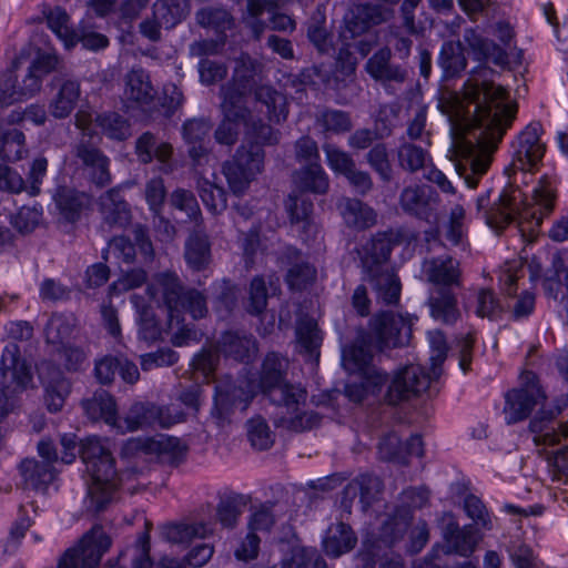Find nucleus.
I'll return each instance as SVG.
<instances>
[{"label":"nucleus","mask_w":568,"mask_h":568,"mask_svg":"<svg viewBox=\"0 0 568 568\" xmlns=\"http://www.w3.org/2000/svg\"><path fill=\"white\" fill-rule=\"evenodd\" d=\"M465 99L475 104V122L479 130L475 142L460 139L454 148L459 160L455 168L469 189H475L488 171L493 153L510 126L516 105L507 103L506 90L494 83H466Z\"/></svg>","instance_id":"obj_1"},{"label":"nucleus","mask_w":568,"mask_h":568,"mask_svg":"<svg viewBox=\"0 0 568 568\" xmlns=\"http://www.w3.org/2000/svg\"><path fill=\"white\" fill-rule=\"evenodd\" d=\"M556 202V190L552 183L542 179L534 187L530 202L519 186L507 185L499 194L498 200L490 204V191L479 195L476 209L481 213L486 223L496 230L505 229L513 222L517 223L519 232L525 236H534L549 215Z\"/></svg>","instance_id":"obj_2"},{"label":"nucleus","mask_w":568,"mask_h":568,"mask_svg":"<svg viewBox=\"0 0 568 568\" xmlns=\"http://www.w3.org/2000/svg\"><path fill=\"white\" fill-rule=\"evenodd\" d=\"M287 368L286 358L272 352L268 353L261 367L258 387L270 400L285 409L276 426L293 432H304L320 424V416L314 412L304 410L307 392L300 385L284 382Z\"/></svg>","instance_id":"obj_3"},{"label":"nucleus","mask_w":568,"mask_h":568,"mask_svg":"<svg viewBox=\"0 0 568 568\" xmlns=\"http://www.w3.org/2000/svg\"><path fill=\"white\" fill-rule=\"evenodd\" d=\"M62 447L61 462L72 464L78 454L74 434H63L60 438ZM80 457L91 476L88 488L90 506L94 511L103 510L113 499L119 486L115 462L110 449L98 437H88L79 450ZM122 481V478L120 479Z\"/></svg>","instance_id":"obj_4"},{"label":"nucleus","mask_w":568,"mask_h":568,"mask_svg":"<svg viewBox=\"0 0 568 568\" xmlns=\"http://www.w3.org/2000/svg\"><path fill=\"white\" fill-rule=\"evenodd\" d=\"M416 317L389 311L374 314L367 324V329H358L354 341L345 346L348 367L356 368L373 361L376 354H385L395 348L409 344L413 325Z\"/></svg>","instance_id":"obj_5"},{"label":"nucleus","mask_w":568,"mask_h":568,"mask_svg":"<svg viewBox=\"0 0 568 568\" xmlns=\"http://www.w3.org/2000/svg\"><path fill=\"white\" fill-rule=\"evenodd\" d=\"M265 153L261 145H241L223 164V174L235 195L244 194L264 169Z\"/></svg>","instance_id":"obj_6"},{"label":"nucleus","mask_w":568,"mask_h":568,"mask_svg":"<svg viewBox=\"0 0 568 568\" xmlns=\"http://www.w3.org/2000/svg\"><path fill=\"white\" fill-rule=\"evenodd\" d=\"M546 394L537 375L524 372L519 385L505 394L503 414L508 425L525 420L537 406H544Z\"/></svg>","instance_id":"obj_7"},{"label":"nucleus","mask_w":568,"mask_h":568,"mask_svg":"<svg viewBox=\"0 0 568 568\" xmlns=\"http://www.w3.org/2000/svg\"><path fill=\"white\" fill-rule=\"evenodd\" d=\"M529 429L537 446L562 445L554 454L552 463L559 473L568 475V419L557 420L552 413L540 412L530 420Z\"/></svg>","instance_id":"obj_8"},{"label":"nucleus","mask_w":568,"mask_h":568,"mask_svg":"<svg viewBox=\"0 0 568 568\" xmlns=\"http://www.w3.org/2000/svg\"><path fill=\"white\" fill-rule=\"evenodd\" d=\"M111 547V538L101 526H93L78 545L65 550L57 568H95Z\"/></svg>","instance_id":"obj_9"},{"label":"nucleus","mask_w":568,"mask_h":568,"mask_svg":"<svg viewBox=\"0 0 568 568\" xmlns=\"http://www.w3.org/2000/svg\"><path fill=\"white\" fill-rule=\"evenodd\" d=\"M185 292L178 274L171 271L155 274L146 288L149 297L158 306L166 308L170 326L173 325L174 318H176V324H180V308L183 306Z\"/></svg>","instance_id":"obj_10"},{"label":"nucleus","mask_w":568,"mask_h":568,"mask_svg":"<svg viewBox=\"0 0 568 568\" xmlns=\"http://www.w3.org/2000/svg\"><path fill=\"white\" fill-rule=\"evenodd\" d=\"M124 450L130 454H144L154 457L159 463L178 466L186 455V446L176 437L159 435L146 438H131L125 443Z\"/></svg>","instance_id":"obj_11"},{"label":"nucleus","mask_w":568,"mask_h":568,"mask_svg":"<svg viewBox=\"0 0 568 568\" xmlns=\"http://www.w3.org/2000/svg\"><path fill=\"white\" fill-rule=\"evenodd\" d=\"M430 385V377L425 368L410 364L397 369L387 388L385 400L389 405H397L425 392Z\"/></svg>","instance_id":"obj_12"},{"label":"nucleus","mask_w":568,"mask_h":568,"mask_svg":"<svg viewBox=\"0 0 568 568\" xmlns=\"http://www.w3.org/2000/svg\"><path fill=\"white\" fill-rule=\"evenodd\" d=\"M439 203V194L426 184L407 185L398 197L399 207L404 213L426 222L437 220Z\"/></svg>","instance_id":"obj_13"},{"label":"nucleus","mask_w":568,"mask_h":568,"mask_svg":"<svg viewBox=\"0 0 568 568\" xmlns=\"http://www.w3.org/2000/svg\"><path fill=\"white\" fill-rule=\"evenodd\" d=\"M23 58H16L11 65L0 74V104L10 105L14 102L28 99L41 89L40 75L26 73L19 82V71Z\"/></svg>","instance_id":"obj_14"},{"label":"nucleus","mask_w":568,"mask_h":568,"mask_svg":"<svg viewBox=\"0 0 568 568\" xmlns=\"http://www.w3.org/2000/svg\"><path fill=\"white\" fill-rule=\"evenodd\" d=\"M84 176L98 187H104L112 181L110 159L99 148L81 140L72 148Z\"/></svg>","instance_id":"obj_15"},{"label":"nucleus","mask_w":568,"mask_h":568,"mask_svg":"<svg viewBox=\"0 0 568 568\" xmlns=\"http://www.w3.org/2000/svg\"><path fill=\"white\" fill-rule=\"evenodd\" d=\"M0 379L3 388H11L12 393L22 392L32 383L30 365L21 357L17 343H8L0 358Z\"/></svg>","instance_id":"obj_16"},{"label":"nucleus","mask_w":568,"mask_h":568,"mask_svg":"<svg viewBox=\"0 0 568 568\" xmlns=\"http://www.w3.org/2000/svg\"><path fill=\"white\" fill-rule=\"evenodd\" d=\"M0 379L3 388H11L12 393L22 392L32 383L30 365L21 357L17 343H8L0 358Z\"/></svg>","instance_id":"obj_17"},{"label":"nucleus","mask_w":568,"mask_h":568,"mask_svg":"<svg viewBox=\"0 0 568 568\" xmlns=\"http://www.w3.org/2000/svg\"><path fill=\"white\" fill-rule=\"evenodd\" d=\"M263 65L257 60L247 54H241L235 60V67L232 80L221 87V97L226 99V95H236L234 102L243 104L245 94L256 81V78L262 73Z\"/></svg>","instance_id":"obj_18"},{"label":"nucleus","mask_w":568,"mask_h":568,"mask_svg":"<svg viewBox=\"0 0 568 568\" xmlns=\"http://www.w3.org/2000/svg\"><path fill=\"white\" fill-rule=\"evenodd\" d=\"M541 124L531 122L518 135L514 153V165L520 171L531 170L544 156L545 145L540 141Z\"/></svg>","instance_id":"obj_19"},{"label":"nucleus","mask_w":568,"mask_h":568,"mask_svg":"<svg viewBox=\"0 0 568 568\" xmlns=\"http://www.w3.org/2000/svg\"><path fill=\"white\" fill-rule=\"evenodd\" d=\"M236 95H226L222 99L221 109L223 112V120L214 132V138L217 143L225 145H233L239 138L240 123L246 122L250 111L244 104L234 102Z\"/></svg>","instance_id":"obj_20"},{"label":"nucleus","mask_w":568,"mask_h":568,"mask_svg":"<svg viewBox=\"0 0 568 568\" xmlns=\"http://www.w3.org/2000/svg\"><path fill=\"white\" fill-rule=\"evenodd\" d=\"M217 343L219 351L226 359L239 363L252 362L258 352L256 339L239 332L223 333Z\"/></svg>","instance_id":"obj_21"},{"label":"nucleus","mask_w":568,"mask_h":568,"mask_svg":"<svg viewBox=\"0 0 568 568\" xmlns=\"http://www.w3.org/2000/svg\"><path fill=\"white\" fill-rule=\"evenodd\" d=\"M81 84L75 79L61 80L49 102V112L54 119L68 118L81 98Z\"/></svg>","instance_id":"obj_22"},{"label":"nucleus","mask_w":568,"mask_h":568,"mask_svg":"<svg viewBox=\"0 0 568 568\" xmlns=\"http://www.w3.org/2000/svg\"><path fill=\"white\" fill-rule=\"evenodd\" d=\"M368 282L376 293L377 301L386 305L397 304L400 298V282L396 274L383 266L368 270Z\"/></svg>","instance_id":"obj_23"},{"label":"nucleus","mask_w":568,"mask_h":568,"mask_svg":"<svg viewBox=\"0 0 568 568\" xmlns=\"http://www.w3.org/2000/svg\"><path fill=\"white\" fill-rule=\"evenodd\" d=\"M390 58V50L383 48L367 60L365 70L376 81L403 83L407 78V71L399 65L392 64Z\"/></svg>","instance_id":"obj_24"},{"label":"nucleus","mask_w":568,"mask_h":568,"mask_svg":"<svg viewBox=\"0 0 568 568\" xmlns=\"http://www.w3.org/2000/svg\"><path fill=\"white\" fill-rule=\"evenodd\" d=\"M424 274L428 282L443 286L459 285V262L450 256L434 257L424 263Z\"/></svg>","instance_id":"obj_25"},{"label":"nucleus","mask_w":568,"mask_h":568,"mask_svg":"<svg viewBox=\"0 0 568 568\" xmlns=\"http://www.w3.org/2000/svg\"><path fill=\"white\" fill-rule=\"evenodd\" d=\"M341 215L347 226L364 231L377 224V212L361 200L346 197L339 204Z\"/></svg>","instance_id":"obj_26"},{"label":"nucleus","mask_w":568,"mask_h":568,"mask_svg":"<svg viewBox=\"0 0 568 568\" xmlns=\"http://www.w3.org/2000/svg\"><path fill=\"white\" fill-rule=\"evenodd\" d=\"M382 481L378 477L372 475H361L349 481L343 491V505L349 507L351 503L356 496H359V501L363 509H366L381 494Z\"/></svg>","instance_id":"obj_27"},{"label":"nucleus","mask_w":568,"mask_h":568,"mask_svg":"<svg viewBox=\"0 0 568 568\" xmlns=\"http://www.w3.org/2000/svg\"><path fill=\"white\" fill-rule=\"evenodd\" d=\"M82 407L91 420H103L111 427L118 425L116 404L106 390L99 389L92 397L83 399Z\"/></svg>","instance_id":"obj_28"},{"label":"nucleus","mask_w":568,"mask_h":568,"mask_svg":"<svg viewBox=\"0 0 568 568\" xmlns=\"http://www.w3.org/2000/svg\"><path fill=\"white\" fill-rule=\"evenodd\" d=\"M356 542L357 537L353 529L344 523H336L328 527L323 539V547L326 555L337 558L351 551Z\"/></svg>","instance_id":"obj_29"},{"label":"nucleus","mask_w":568,"mask_h":568,"mask_svg":"<svg viewBox=\"0 0 568 568\" xmlns=\"http://www.w3.org/2000/svg\"><path fill=\"white\" fill-rule=\"evenodd\" d=\"M103 220L110 226H125L131 219L126 202L118 189H111L100 197Z\"/></svg>","instance_id":"obj_30"},{"label":"nucleus","mask_w":568,"mask_h":568,"mask_svg":"<svg viewBox=\"0 0 568 568\" xmlns=\"http://www.w3.org/2000/svg\"><path fill=\"white\" fill-rule=\"evenodd\" d=\"M253 397L252 389H245L242 385L232 382L219 384L215 387V405L224 412L235 407L245 410Z\"/></svg>","instance_id":"obj_31"},{"label":"nucleus","mask_w":568,"mask_h":568,"mask_svg":"<svg viewBox=\"0 0 568 568\" xmlns=\"http://www.w3.org/2000/svg\"><path fill=\"white\" fill-rule=\"evenodd\" d=\"M20 474L26 486L36 490H45L55 477L54 468L49 463L27 458L20 463Z\"/></svg>","instance_id":"obj_32"},{"label":"nucleus","mask_w":568,"mask_h":568,"mask_svg":"<svg viewBox=\"0 0 568 568\" xmlns=\"http://www.w3.org/2000/svg\"><path fill=\"white\" fill-rule=\"evenodd\" d=\"M135 154L143 164H149L156 159L166 165L172 158L173 148L168 142H158L152 133L145 132L135 142Z\"/></svg>","instance_id":"obj_33"},{"label":"nucleus","mask_w":568,"mask_h":568,"mask_svg":"<svg viewBox=\"0 0 568 568\" xmlns=\"http://www.w3.org/2000/svg\"><path fill=\"white\" fill-rule=\"evenodd\" d=\"M255 100L265 105L271 122L281 123L287 119L288 105L286 97L271 85H260L254 92Z\"/></svg>","instance_id":"obj_34"},{"label":"nucleus","mask_w":568,"mask_h":568,"mask_svg":"<svg viewBox=\"0 0 568 568\" xmlns=\"http://www.w3.org/2000/svg\"><path fill=\"white\" fill-rule=\"evenodd\" d=\"M130 301L139 315V336L148 343H154L161 339L163 333L162 327L156 321L152 308L146 305L143 296L133 294Z\"/></svg>","instance_id":"obj_35"},{"label":"nucleus","mask_w":568,"mask_h":568,"mask_svg":"<svg viewBox=\"0 0 568 568\" xmlns=\"http://www.w3.org/2000/svg\"><path fill=\"white\" fill-rule=\"evenodd\" d=\"M184 258L193 271H203L211 263V244L205 234H191L185 243Z\"/></svg>","instance_id":"obj_36"},{"label":"nucleus","mask_w":568,"mask_h":568,"mask_svg":"<svg viewBox=\"0 0 568 568\" xmlns=\"http://www.w3.org/2000/svg\"><path fill=\"white\" fill-rule=\"evenodd\" d=\"M403 240L400 230H387L377 232L366 245L365 251L375 266H381L386 262L392 253L393 246L399 244Z\"/></svg>","instance_id":"obj_37"},{"label":"nucleus","mask_w":568,"mask_h":568,"mask_svg":"<svg viewBox=\"0 0 568 568\" xmlns=\"http://www.w3.org/2000/svg\"><path fill=\"white\" fill-rule=\"evenodd\" d=\"M444 537L447 544V554L456 552L465 557L475 550L478 542L471 526L459 528L458 525L450 524L447 526Z\"/></svg>","instance_id":"obj_38"},{"label":"nucleus","mask_w":568,"mask_h":568,"mask_svg":"<svg viewBox=\"0 0 568 568\" xmlns=\"http://www.w3.org/2000/svg\"><path fill=\"white\" fill-rule=\"evenodd\" d=\"M124 94L132 102L149 104L154 98L149 74L142 69L131 70L125 77Z\"/></svg>","instance_id":"obj_39"},{"label":"nucleus","mask_w":568,"mask_h":568,"mask_svg":"<svg viewBox=\"0 0 568 568\" xmlns=\"http://www.w3.org/2000/svg\"><path fill=\"white\" fill-rule=\"evenodd\" d=\"M85 193L73 189L62 187L57 192L55 204L60 214L69 222L80 219L82 211L89 205Z\"/></svg>","instance_id":"obj_40"},{"label":"nucleus","mask_w":568,"mask_h":568,"mask_svg":"<svg viewBox=\"0 0 568 568\" xmlns=\"http://www.w3.org/2000/svg\"><path fill=\"white\" fill-rule=\"evenodd\" d=\"M428 305L432 317L444 324H455L460 317L457 298L449 291L439 290L436 296L429 297Z\"/></svg>","instance_id":"obj_41"},{"label":"nucleus","mask_w":568,"mask_h":568,"mask_svg":"<svg viewBox=\"0 0 568 568\" xmlns=\"http://www.w3.org/2000/svg\"><path fill=\"white\" fill-rule=\"evenodd\" d=\"M294 182L301 190L318 194L326 193L329 186L327 174L320 163H312L296 171Z\"/></svg>","instance_id":"obj_42"},{"label":"nucleus","mask_w":568,"mask_h":568,"mask_svg":"<svg viewBox=\"0 0 568 568\" xmlns=\"http://www.w3.org/2000/svg\"><path fill=\"white\" fill-rule=\"evenodd\" d=\"M212 532V527L205 523L176 524L166 528L165 536L173 544L187 546L196 539L211 536Z\"/></svg>","instance_id":"obj_43"},{"label":"nucleus","mask_w":568,"mask_h":568,"mask_svg":"<svg viewBox=\"0 0 568 568\" xmlns=\"http://www.w3.org/2000/svg\"><path fill=\"white\" fill-rule=\"evenodd\" d=\"M438 64L446 77H455L466 69L467 60L462 42H444L438 57Z\"/></svg>","instance_id":"obj_44"},{"label":"nucleus","mask_w":568,"mask_h":568,"mask_svg":"<svg viewBox=\"0 0 568 568\" xmlns=\"http://www.w3.org/2000/svg\"><path fill=\"white\" fill-rule=\"evenodd\" d=\"M342 364L351 374H358L361 376L369 394L375 395L379 393L388 381L387 374L373 365V361H368L363 365L358 363L356 368L348 367L346 351H342Z\"/></svg>","instance_id":"obj_45"},{"label":"nucleus","mask_w":568,"mask_h":568,"mask_svg":"<svg viewBox=\"0 0 568 568\" xmlns=\"http://www.w3.org/2000/svg\"><path fill=\"white\" fill-rule=\"evenodd\" d=\"M48 27L63 42L67 49L73 48L78 43V33L69 26L70 17L67 11L60 7L50 9L45 14Z\"/></svg>","instance_id":"obj_46"},{"label":"nucleus","mask_w":568,"mask_h":568,"mask_svg":"<svg viewBox=\"0 0 568 568\" xmlns=\"http://www.w3.org/2000/svg\"><path fill=\"white\" fill-rule=\"evenodd\" d=\"M187 14L185 0H156L153 4V17L159 19L165 29H172Z\"/></svg>","instance_id":"obj_47"},{"label":"nucleus","mask_w":568,"mask_h":568,"mask_svg":"<svg viewBox=\"0 0 568 568\" xmlns=\"http://www.w3.org/2000/svg\"><path fill=\"white\" fill-rule=\"evenodd\" d=\"M197 192L204 206L212 214L217 215L226 210L227 199L223 187L201 178L197 180Z\"/></svg>","instance_id":"obj_48"},{"label":"nucleus","mask_w":568,"mask_h":568,"mask_svg":"<svg viewBox=\"0 0 568 568\" xmlns=\"http://www.w3.org/2000/svg\"><path fill=\"white\" fill-rule=\"evenodd\" d=\"M77 326L72 314H53L45 326L47 339L53 344H62L69 339Z\"/></svg>","instance_id":"obj_49"},{"label":"nucleus","mask_w":568,"mask_h":568,"mask_svg":"<svg viewBox=\"0 0 568 568\" xmlns=\"http://www.w3.org/2000/svg\"><path fill=\"white\" fill-rule=\"evenodd\" d=\"M463 40L474 59L479 62L486 61L495 51L499 50L494 41L484 37L475 28L465 29Z\"/></svg>","instance_id":"obj_50"},{"label":"nucleus","mask_w":568,"mask_h":568,"mask_svg":"<svg viewBox=\"0 0 568 568\" xmlns=\"http://www.w3.org/2000/svg\"><path fill=\"white\" fill-rule=\"evenodd\" d=\"M397 158L400 168L412 173L424 169L427 161L430 160L426 150L409 142H404L398 146Z\"/></svg>","instance_id":"obj_51"},{"label":"nucleus","mask_w":568,"mask_h":568,"mask_svg":"<svg viewBox=\"0 0 568 568\" xmlns=\"http://www.w3.org/2000/svg\"><path fill=\"white\" fill-rule=\"evenodd\" d=\"M196 21L203 28H212L217 32H225L233 27L234 19L223 8H203L196 12Z\"/></svg>","instance_id":"obj_52"},{"label":"nucleus","mask_w":568,"mask_h":568,"mask_svg":"<svg viewBox=\"0 0 568 568\" xmlns=\"http://www.w3.org/2000/svg\"><path fill=\"white\" fill-rule=\"evenodd\" d=\"M149 424H153L151 406L146 407L141 403H135L131 406L123 420L118 417V425H114L113 428L121 433L134 432Z\"/></svg>","instance_id":"obj_53"},{"label":"nucleus","mask_w":568,"mask_h":568,"mask_svg":"<svg viewBox=\"0 0 568 568\" xmlns=\"http://www.w3.org/2000/svg\"><path fill=\"white\" fill-rule=\"evenodd\" d=\"M173 209L184 212L190 221L196 224L202 222V213L195 195L185 189H176L170 195Z\"/></svg>","instance_id":"obj_54"},{"label":"nucleus","mask_w":568,"mask_h":568,"mask_svg":"<svg viewBox=\"0 0 568 568\" xmlns=\"http://www.w3.org/2000/svg\"><path fill=\"white\" fill-rule=\"evenodd\" d=\"M95 122L102 133L112 140H125L130 135V125L120 114L110 112L97 116Z\"/></svg>","instance_id":"obj_55"},{"label":"nucleus","mask_w":568,"mask_h":568,"mask_svg":"<svg viewBox=\"0 0 568 568\" xmlns=\"http://www.w3.org/2000/svg\"><path fill=\"white\" fill-rule=\"evenodd\" d=\"M24 134L19 130H10L0 138V158L4 161L14 162L23 158Z\"/></svg>","instance_id":"obj_56"},{"label":"nucleus","mask_w":568,"mask_h":568,"mask_svg":"<svg viewBox=\"0 0 568 568\" xmlns=\"http://www.w3.org/2000/svg\"><path fill=\"white\" fill-rule=\"evenodd\" d=\"M316 122L327 132L341 134L351 131L353 124L347 112L326 109L316 116Z\"/></svg>","instance_id":"obj_57"},{"label":"nucleus","mask_w":568,"mask_h":568,"mask_svg":"<svg viewBox=\"0 0 568 568\" xmlns=\"http://www.w3.org/2000/svg\"><path fill=\"white\" fill-rule=\"evenodd\" d=\"M466 231V210L463 205L455 204L448 214L445 225V237L453 245H458L463 243Z\"/></svg>","instance_id":"obj_58"},{"label":"nucleus","mask_w":568,"mask_h":568,"mask_svg":"<svg viewBox=\"0 0 568 568\" xmlns=\"http://www.w3.org/2000/svg\"><path fill=\"white\" fill-rule=\"evenodd\" d=\"M69 394L70 382L65 377L59 375L57 379L49 382L44 397L48 409L51 413L60 412Z\"/></svg>","instance_id":"obj_59"},{"label":"nucleus","mask_w":568,"mask_h":568,"mask_svg":"<svg viewBox=\"0 0 568 568\" xmlns=\"http://www.w3.org/2000/svg\"><path fill=\"white\" fill-rule=\"evenodd\" d=\"M366 161L384 182H389L392 180L393 169L385 143H376L367 152Z\"/></svg>","instance_id":"obj_60"},{"label":"nucleus","mask_w":568,"mask_h":568,"mask_svg":"<svg viewBox=\"0 0 568 568\" xmlns=\"http://www.w3.org/2000/svg\"><path fill=\"white\" fill-rule=\"evenodd\" d=\"M247 436L251 445L260 450L268 449L273 445V436L265 419L253 417L247 422Z\"/></svg>","instance_id":"obj_61"},{"label":"nucleus","mask_w":568,"mask_h":568,"mask_svg":"<svg viewBox=\"0 0 568 568\" xmlns=\"http://www.w3.org/2000/svg\"><path fill=\"white\" fill-rule=\"evenodd\" d=\"M42 220L40 206H22L12 217V226L22 234L33 232Z\"/></svg>","instance_id":"obj_62"},{"label":"nucleus","mask_w":568,"mask_h":568,"mask_svg":"<svg viewBox=\"0 0 568 568\" xmlns=\"http://www.w3.org/2000/svg\"><path fill=\"white\" fill-rule=\"evenodd\" d=\"M323 151L326 156L327 165L335 173L345 176L356 165L351 154L334 144H324Z\"/></svg>","instance_id":"obj_63"},{"label":"nucleus","mask_w":568,"mask_h":568,"mask_svg":"<svg viewBox=\"0 0 568 568\" xmlns=\"http://www.w3.org/2000/svg\"><path fill=\"white\" fill-rule=\"evenodd\" d=\"M369 29V26L357 14V9L354 7L344 16V23L339 31V37L345 45H348L351 40L364 34Z\"/></svg>","instance_id":"obj_64"}]
</instances>
